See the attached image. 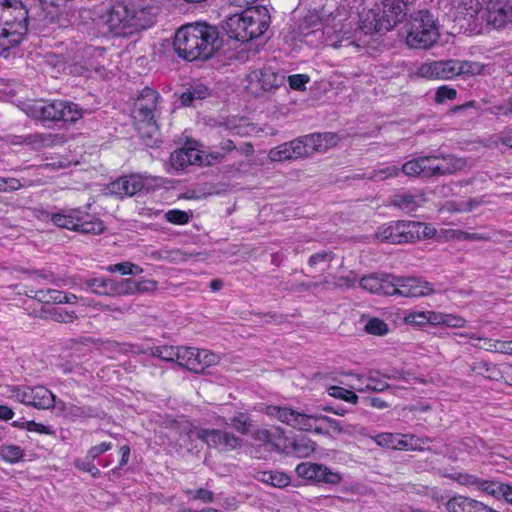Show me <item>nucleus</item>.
<instances>
[{"label": "nucleus", "mask_w": 512, "mask_h": 512, "mask_svg": "<svg viewBox=\"0 0 512 512\" xmlns=\"http://www.w3.org/2000/svg\"><path fill=\"white\" fill-rule=\"evenodd\" d=\"M426 198L422 193H412L403 191L394 194L390 199V204L406 213L416 211L419 207L423 206Z\"/></svg>", "instance_id": "nucleus-25"}, {"label": "nucleus", "mask_w": 512, "mask_h": 512, "mask_svg": "<svg viewBox=\"0 0 512 512\" xmlns=\"http://www.w3.org/2000/svg\"><path fill=\"white\" fill-rule=\"evenodd\" d=\"M75 466L84 472L90 473L93 477H98L100 475V470L93 464V460H90L86 457V459H76Z\"/></svg>", "instance_id": "nucleus-63"}, {"label": "nucleus", "mask_w": 512, "mask_h": 512, "mask_svg": "<svg viewBox=\"0 0 512 512\" xmlns=\"http://www.w3.org/2000/svg\"><path fill=\"white\" fill-rule=\"evenodd\" d=\"M328 393L330 396L334 398L342 399L352 404H356L359 399L354 392L339 386L329 387Z\"/></svg>", "instance_id": "nucleus-54"}, {"label": "nucleus", "mask_w": 512, "mask_h": 512, "mask_svg": "<svg viewBox=\"0 0 512 512\" xmlns=\"http://www.w3.org/2000/svg\"><path fill=\"white\" fill-rule=\"evenodd\" d=\"M81 288L101 296H111L112 279L105 277L86 278L81 281Z\"/></svg>", "instance_id": "nucleus-29"}, {"label": "nucleus", "mask_w": 512, "mask_h": 512, "mask_svg": "<svg viewBox=\"0 0 512 512\" xmlns=\"http://www.w3.org/2000/svg\"><path fill=\"white\" fill-rule=\"evenodd\" d=\"M288 143L291 149L292 160L310 156L307 149L305 136L294 139Z\"/></svg>", "instance_id": "nucleus-51"}, {"label": "nucleus", "mask_w": 512, "mask_h": 512, "mask_svg": "<svg viewBox=\"0 0 512 512\" xmlns=\"http://www.w3.org/2000/svg\"><path fill=\"white\" fill-rule=\"evenodd\" d=\"M454 480H456L461 485L467 486L477 491L481 478L473 474L458 473L454 476Z\"/></svg>", "instance_id": "nucleus-58"}, {"label": "nucleus", "mask_w": 512, "mask_h": 512, "mask_svg": "<svg viewBox=\"0 0 512 512\" xmlns=\"http://www.w3.org/2000/svg\"><path fill=\"white\" fill-rule=\"evenodd\" d=\"M38 218L50 220L55 226L68 230H77V224L81 221L80 209H60L55 212L40 211Z\"/></svg>", "instance_id": "nucleus-20"}, {"label": "nucleus", "mask_w": 512, "mask_h": 512, "mask_svg": "<svg viewBox=\"0 0 512 512\" xmlns=\"http://www.w3.org/2000/svg\"><path fill=\"white\" fill-rule=\"evenodd\" d=\"M487 25L494 29L512 27V0H488L486 7Z\"/></svg>", "instance_id": "nucleus-18"}, {"label": "nucleus", "mask_w": 512, "mask_h": 512, "mask_svg": "<svg viewBox=\"0 0 512 512\" xmlns=\"http://www.w3.org/2000/svg\"><path fill=\"white\" fill-rule=\"evenodd\" d=\"M104 23L116 36H126L148 26L145 9L125 2L114 5L104 16Z\"/></svg>", "instance_id": "nucleus-8"}, {"label": "nucleus", "mask_w": 512, "mask_h": 512, "mask_svg": "<svg viewBox=\"0 0 512 512\" xmlns=\"http://www.w3.org/2000/svg\"><path fill=\"white\" fill-rule=\"evenodd\" d=\"M231 425L233 428L242 435L251 433L252 421L251 418L242 412L235 414L231 418Z\"/></svg>", "instance_id": "nucleus-46"}, {"label": "nucleus", "mask_w": 512, "mask_h": 512, "mask_svg": "<svg viewBox=\"0 0 512 512\" xmlns=\"http://www.w3.org/2000/svg\"><path fill=\"white\" fill-rule=\"evenodd\" d=\"M289 87L296 91H304L310 77L307 74H293L287 78Z\"/></svg>", "instance_id": "nucleus-57"}, {"label": "nucleus", "mask_w": 512, "mask_h": 512, "mask_svg": "<svg viewBox=\"0 0 512 512\" xmlns=\"http://www.w3.org/2000/svg\"><path fill=\"white\" fill-rule=\"evenodd\" d=\"M392 289L395 290L391 296L421 297L433 292L431 284L415 277H398L392 275Z\"/></svg>", "instance_id": "nucleus-19"}, {"label": "nucleus", "mask_w": 512, "mask_h": 512, "mask_svg": "<svg viewBox=\"0 0 512 512\" xmlns=\"http://www.w3.org/2000/svg\"><path fill=\"white\" fill-rule=\"evenodd\" d=\"M210 94L211 91L208 86L202 83H194L181 94L180 100L183 105L190 106L196 100L206 99Z\"/></svg>", "instance_id": "nucleus-34"}, {"label": "nucleus", "mask_w": 512, "mask_h": 512, "mask_svg": "<svg viewBox=\"0 0 512 512\" xmlns=\"http://www.w3.org/2000/svg\"><path fill=\"white\" fill-rule=\"evenodd\" d=\"M334 258L335 254L332 251L322 250L309 257L308 265L315 268L320 264H326L329 267Z\"/></svg>", "instance_id": "nucleus-53"}, {"label": "nucleus", "mask_w": 512, "mask_h": 512, "mask_svg": "<svg viewBox=\"0 0 512 512\" xmlns=\"http://www.w3.org/2000/svg\"><path fill=\"white\" fill-rule=\"evenodd\" d=\"M23 428L30 432H37L39 434L54 435L55 431L51 426H47L35 421H26L22 425Z\"/></svg>", "instance_id": "nucleus-61"}, {"label": "nucleus", "mask_w": 512, "mask_h": 512, "mask_svg": "<svg viewBox=\"0 0 512 512\" xmlns=\"http://www.w3.org/2000/svg\"><path fill=\"white\" fill-rule=\"evenodd\" d=\"M350 376L358 381L365 380V385H357L352 386L353 389L359 391V392H367V391H374V392H382L389 388V385L384 380H381L370 373L369 375H360V374H350Z\"/></svg>", "instance_id": "nucleus-33"}, {"label": "nucleus", "mask_w": 512, "mask_h": 512, "mask_svg": "<svg viewBox=\"0 0 512 512\" xmlns=\"http://www.w3.org/2000/svg\"><path fill=\"white\" fill-rule=\"evenodd\" d=\"M160 99L161 96L156 90L150 87L142 89L135 99L132 109L136 129H142L143 122L155 120L159 117Z\"/></svg>", "instance_id": "nucleus-13"}, {"label": "nucleus", "mask_w": 512, "mask_h": 512, "mask_svg": "<svg viewBox=\"0 0 512 512\" xmlns=\"http://www.w3.org/2000/svg\"><path fill=\"white\" fill-rule=\"evenodd\" d=\"M451 238L459 241H490L492 236L483 233H469L463 230H451Z\"/></svg>", "instance_id": "nucleus-49"}, {"label": "nucleus", "mask_w": 512, "mask_h": 512, "mask_svg": "<svg viewBox=\"0 0 512 512\" xmlns=\"http://www.w3.org/2000/svg\"><path fill=\"white\" fill-rule=\"evenodd\" d=\"M412 224H414L417 227H414L415 233V241L421 239V238H433L436 235V229L430 225L423 222L418 221H411Z\"/></svg>", "instance_id": "nucleus-56"}, {"label": "nucleus", "mask_w": 512, "mask_h": 512, "mask_svg": "<svg viewBox=\"0 0 512 512\" xmlns=\"http://www.w3.org/2000/svg\"><path fill=\"white\" fill-rule=\"evenodd\" d=\"M194 353H195V357L193 358V361H192V370H191V372H194V373H201L206 368L217 364L219 361L218 355H216L215 353H213L209 350H205V349L200 350V349L195 348Z\"/></svg>", "instance_id": "nucleus-32"}, {"label": "nucleus", "mask_w": 512, "mask_h": 512, "mask_svg": "<svg viewBox=\"0 0 512 512\" xmlns=\"http://www.w3.org/2000/svg\"><path fill=\"white\" fill-rule=\"evenodd\" d=\"M195 348L194 347H179V358L177 364L181 367L186 368L187 370H192V361L195 357Z\"/></svg>", "instance_id": "nucleus-55"}, {"label": "nucleus", "mask_w": 512, "mask_h": 512, "mask_svg": "<svg viewBox=\"0 0 512 512\" xmlns=\"http://www.w3.org/2000/svg\"><path fill=\"white\" fill-rule=\"evenodd\" d=\"M356 282V277L354 275H347V276H333L332 280H328L325 278L322 281L323 286L326 289H338V288H349L353 287Z\"/></svg>", "instance_id": "nucleus-45"}, {"label": "nucleus", "mask_w": 512, "mask_h": 512, "mask_svg": "<svg viewBox=\"0 0 512 512\" xmlns=\"http://www.w3.org/2000/svg\"><path fill=\"white\" fill-rule=\"evenodd\" d=\"M174 49L179 57L187 60H208L222 46L215 26L197 22L181 27L175 34Z\"/></svg>", "instance_id": "nucleus-2"}, {"label": "nucleus", "mask_w": 512, "mask_h": 512, "mask_svg": "<svg viewBox=\"0 0 512 512\" xmlns=\"http://www.w3.org/2000/svg\"><path fill=\"white\" fill-rule=\"evenodd\" d=\"M477 491L499 500L503 498L505 491H508V484L481 478Z\"/></svg>", "instance_id": "nucleus-37"}, {"label": "nucleus", "mask_w": 512, "mask_h": 512, "mask_svg": "<svg viewBox=\"0 0 512 512\" xmlns=\"http://www.w3.org/2000/svg\"><path fill=\"white\" fill-rule=\"evenodd\" d=\"M414 227L411 221H392L379 227L375 235L381 242L391 244L415 242Z\"/></svg>", "instance_id": "nucleus-16"}, {"label": "nucleus", "mask_w": 512, "mask_h": 512, "mask_svg": "<svg viewBox=\"0 0 512 512\" xmlns=\"http://www.w3.org/2000/svg\"><path fill=\"white\" fill-rule=\"evenodd\" d=\"M105 230L103 222L98 218H90V216L81 211V221L77 224V230L84 234H101Z\"/></svg>", "instance_id": "nucleus-36"}, {"label": "nucleus", "mask_w": 512, "mask_h": 512, "mask_svg": "<svg viewBox=\"0 0 512 512\" xmlns=\"http://www.w3.org/2000/svg\"><path fill=\"white\" fill-rule=\"evenodd\" d=\"M50 318L56 322L69 323L76 318L74 311H68L62 307H53L48 311Z\"/></svg>", "instance_id": "nucleus-50"}, {"label": "nucleus", "mask_w": 512, "mask_h": 512, "mask_svg": "<svg viewBox=\"0 0 512 512\" xmlns=\"http://www.w3.org/2000/svg\"><path fill=\"white\" fill-rule=\"evenodd\" d=\"M404 319L406 323L417 326L428 324L427 311L409 312Z\"/></svg>", "instance_id": "nucleus-62"}, {"label": "nucleus", "mask_w": 512, "mask_h": 512, "mask_svg": "<svg viewBox=\"0 0 512 512\" xmlns=\"http://www.w3.org/2000/svg\"><path fill=\"white\" fill-rule=\"evenodd\" d=\"M268 156L272 161L281 162V161L292 160V154H291V149L289 147V143L286 142V143H283L275 148H272L269 151Z\"/></svg>", "instance_id": "nucleus-52"}, {"label": "nucleus", "mask_w": 512, "mask_h": 512, "mask_svg": "<svg viewBox=\"0 0 512 512\" xmlns=\"http://www.w3.org/2000/svg\"><path fill=\"white\" fill-rule=\"evenodd\" d=\"M139 135L143 139L145 145L149 147L158 146L159 143V133H158V125L157 119L143 122V128L137 129Z\"/></svg>", "instance_id": "nucleus-38"}, {"label": "nucleus", "mask_w": 512, "mask_h": 512, "mask_svg": "<svg viewBox=\"0 0 512 512\" xmlns=\"http://www.w3.org/2000/svg\"><path fill=\"white\" fill-rule=\"evenodd\" d=\"M9 391L16 401L37 409H50L55 403V395L44 386H12Z\"/></svg>", "instance_id": "nucleus-14"}, {"label": "nucleus", "mask_w": 512, "mask_h": 512, "mask_svg": "<svg viewBox=\"0 0 512 512\" xmlns=\"http://www.w3.org/2000/svg\"><path fill=\"white\" fill-rule=\"evenodd\" d=\"M165 218L168 222L178 225L186 224L189 220L188 214L181 210H169Z\"/></svg>", "instance_id": "nucleus-64"}, {"label": "nucleus", "mask_w": 512, "mask_h": 512, "mask_svg": "<svg viewBox=\"0 0 512 512\" xmlns=\"http://www.w3.org/2000/svg\"><path fill=\"white\" fill-rule=\"evenodd\" d=\"M266 9L248 8L227 18L223 26L229 38L247 42L261 36L269 26Z\"/></svg>", "instance_id": "nucleus-6"}, {"label": "nucleus", "mask_w": 512, "mask_h": 512, "mask_svg": "<svg viewBox=\"0 0 512 512\" xmlns=\"http://www.w3.org/2000/svg\"><path fill=\"white\" fill-rule=\"evenodd\" d=\"M365 331L375 336H384L389 332V327L384 320L374 317L366 322Z\"/></svg>", "instance_id": "nucleus-48"}, {"label": "nucleus", "mask_w": 512, "mask_h": 512, "mask_svg": "<svg viewBox=\"0 0 512 512\" xmlns=\"http://www.w3.org/2000/svg\"><path fill=\"white\" fill-rule=\"evenodd\" d=\"M24 456L23 449L15 444H3L0 446V457L9 463H17Z\"/></svg>", "instance_id": "nucleus-42"}, {"label": "nucleus", "mask_w": 512, "mask_h": 512, "mask_svg": "<svg viewBox=\"0 0 512 512\" xmlns=\"http://www.w3.org/2000/svg\"><path fill=\"white\" fill-rule=\"evenodd\" d=\"M318 422L319 421H325L330 428L333 430L344 433V434H351L355 431V426L353 425H347L346 427H342L338 420L328 417V416H317Z\"/></svg>", "instance_id": "nucleus-59"}, {"label": "nucleus", "mask_w": 512, "mask_h": 512, "mask_svg": "<svg viewBox=\"0 0 512 512\" xmlns=\"http://www.w3.org/2000/svg\"><path fill=\"white\" fill-rule=\"evenodd\" d=\"M265 413L268 416L274 417L294 429L315 432L318 434L323 433L322 428L317 425V416L300 413L297 410L291 409L289 407H281L276 405L267 406Z\"/></svg>", "instance_id": "nucleus-12"}, {"label": "nucleus", "mask_w": 512, "mask_h": 512, "mask_svg": "<svg viewBox=\"0 0 512 512\" xmlns=\"http://www.w3.org/2000/svg\"><path fill=\"white\" fill-rule=\"evenodd\" d=\"M151 355L167 362H176L179 358V347L176 346H156L151 348Z\"/></svg>", "instance_id": "nucleus-43"}, {"label": "nucleus", "mask_w": 512, "mask_h": 512, "mask_svg": "<svg viewBox=\"0 0 512 512\" xmlns=\"http://www.w3.org/2000/svg\"><path fill=\"white\" fill-rule=\"evenodd\" d=\"M335 138V135L331 133L306 135L305 140L309 155L326 151L330 144H334Z\"/></svg>", "instance_id": "nucleus-30"}, {"label": "nucleus", "mask_w": 512, "mask_h": 512, "mask_svg": "<svg viewBox=\"0 0 512 512\" xmlns=\"http://www.w3.org/2000/svg\"><path fill=\"white\" fill-rule=\"evenodd\" d=\"M468 368L469 373L482 376L489 380L497 381L502 377L501 371L496 365L485 361H475L469 364Z\"/></svg>", "instance_id": "nucleus-35"}, {"label": "nucleus", "mask_w": 512, "mask_h": 512, "mask_svg": "<svg viewBox=\"0 0 512 512\" xmlns=\"http://www.w3.org/2000/svg\"><path fill=\"white\" fill-rule=\"evenodd\" d=\"M170 163L175 170H183L190 165H202L203 154L200 150L186 145L171 154Z\"/></svg>", "instance_id": "nucleus-22"}, {"label": "nucleus", "mask_w": 512, "mask_h": 512, "mask_svg": "<svg viewBox=\"0 0 512 512\" xmlns=\"http://www.w3.org/2000/svg\"><path fill=\"white\" fill-rule=\"evenodd\" d=\"M135 287V283L133 279L130 278H122L119 280L112 279V292L111 296H125V295H133V289Z\"/></svg>", "instance_id": "nucleus-44"}, {"label": "nucleus", "mask_w": 512, "mask_h": 512, "mask_svg": "<svg viewBox=\"0 0 512 512\" xmlns=\"http://www.w3.org/2000/svg\"><path fill=\"white\" fill-rule=\"evenodd\" d=\"M303 25L317 27V30L322 31L326 43L334 48H358L350 36L352 26L346 13L334 8L333 4L326 3L320 9L309 12L304 18Z\"/></svg>", "instance_id": "nucleus-3"}, {"label": "nucleus", "mask_w": 512, "mask_h": 512, "mask_svg": "<svg viewBox=\"0 0 512 512\" xmlns=\"http://www.w3.org/2000/svg\"><path fill=\"white\" fill-rule=\"evenodd\" d=\"M284 75L275 72L271 67L254 70L247 76V89L254 95L260 96L273 91L284 83Z\"/></svg>", "instance_id": "nucleus-15"}, {"label": "nucleus", "mask_w": 512, "mask_h": 512, "mask_svg": "<svg viewBox=\"0 0 512 512\" xmlns=\"http://www.w3.org/2000/svg\"><path fill=\"white\" fill-rule=\"evenodd\" d=\"M29 296L46 304H74L77 302L76 295L64 293L56 289L31 290Z\"/></svg>", "instance_id": "nucleus-26"}, {"label": "nucleus", "mask_w": 512, "mask_h": 512, "mask_svg": "<svg viewBox=\"0 0 512 512\" xmlns=\"http://www.w3.org/2000/svg\"><path fill=\"white\" fill-rule=\"evenodd\" d=\"M55 135L52 134H27L8 136L7 142L11 145H26L34 149L49 147L54 144Z\"/></svg>", "instance_id": "nucleus-27"}, {"label": "nucleus", "mask_w": 512, "mask_h": 512, "mask_svg": "<svg viewBox=\"0 0 512 512\" xmlns=\"http://www.w3.org/2000/svg\"><path fill=\"white\" fill-rule=\"evenodd\" d=\"M97 417H100V411L89 405L78 406L72 404V407L69 408V419L72 421L87 420Z\"/></svg>", "instance_id": "nucleus-40"}, {"label": "nucleus", "mask_w": 512, "mask_h": 512, "mask_svg": "<svg viewBox=\"0 0 512 512\" xmlns=\"http://www.w3.org/2000/svg\"><path fill=\"white\" fill-rule=\"evenodd\" d=\"M440 32L437 21L427 10L411 14L407 24L406 43L415 49H428L439 39Z\"/></svg>", "instance_id": "nucleus-10"}, {"label": "nucleus", "mask_w": 512, "mask_h": 512, "mask_svg": "<svg viewBox=\"0 0 512 512\" xmlns=\"http://www.w3.org/2000/svg\"><path fill=\"white\" fill-rule=\"evenodd\" d=\"M28 31V11L21 0H0V46L18 45Z\"/></svg>", "instance_id": "nucleus-5"}, {"label": "nucleus", "mask_w": 512, "mask_h": 512, "mask_svg": "<svg viewBox=\"0 0 512 512\" xmlns=\"http://www.w3.org/2000/svg\"><path fill=\"white\" fill-rule=\"evenodd\" d=\"M296 472L300 477L310 480L325 481L327 483H337L341 480L339 474L333 473L326 467L315 463H301L297 465Z\"/></svg>", "instance_id": "nucleus-21"}, {"label": "nucleus", "mask_w": 512, "mask_h": 512, "mask_svg": "<svg viewBox=\"0 0 512 512\" xmlns=\"http://www.w3.org/2000/svg\"><path fill=\"white\" fill-rule=\"evenodd\" d=\"M144 187L142 178L138 175H129L118 178L109 186L111 193L119 196H133Z\"/></svg>", "instance_id": "nucleus-23"}, {"label": "nucleus", "mask_w": 512, "mask_h": 512, "mask_svg": "<svg viewBox=\"0 0 512 512\" xmlns=\"http://www.w3.org/2000/svg\"><path fill=\"white\" fill-rule=\"evenodd\" d=\"M315 448L316 443L307 437L295 439L291 444L292 452L299 458L309 457Z\"/></svg>", "instance_id": "nucleus-41"}, {"label": "nucleus", "mask_w": 512, "mask_h": 512, "mask_svg": "<svg viewBox=\"0 0 512 512\" xmlns=\"http://www.w3.org/2000/svg\"><path fill=\"white\" fill-rule=\"evenodd\" d=\"M24 111L31 118L50 122L75 123L83 116L78 104L65 100L34 101Z\"/></svg>", "instance_id": "nucleus-9"}, {"label": "nucleus", "mask_w": 512, "mask_h": 512, "mask_svg": "<svg viewBox=\"0 0 512 512\" xmlns=\"http://www.w3.org/2000/svg\"><path fill=\"white\" fill-rule=\"evenodd\" d=\"M465 161L453 155L420 156L405 162L402 168L389 165L375 169L365 177L371 180L383 181L389 177H396L402 171L408 177L431 178L452 175L461 171Z\"/></svg>", "instance_id": "nucleus-1"}, {"label": "nucleus", "mask_w": 512, "mask_h": 512, "mask_svg": "<svg viewBox=\"0 0 512 512\" xmlns=\"http://www.w3.org/2000/svg\"><path fill=\"white\" fill-rule=\"evenodd\" d=\"M52 7L56 9H63L56 16L51 13L50 23L56 24L59 28H66L70 24V10L72 8V0H52L48 2Z\"/></svg>", "instance_id": "nucleus-31"}, {"label": "nucleus", "mask_w": 512, "mask_h": 512, "mask_svg": "<svg viewBox=\"0 0 512 512\" xmlns=\"http://www.w3.org/2000/svg\"><path fill=\"white\" fill-rule=\"evenodd\" d=\"M392 275H376L364 276L360 279V286L371 293L392 295L395 290L391 286Z\"/></svg>", "instance_id": "nucleus-28"}, {"label": "nucleus", "mask_w": 512, "mask_h": 512, "mask_svg": "<svg viewBox=\"0 0 512 512\" xmlns=\"http://www.w3.org/2000/svg\"><path fill=\"white\" fill-rule=\"evenodd\" d=\"M106 270L110 273L119 272L122 275H133V274H141L143 269L129 261L109 265L106 267Z\"/></svg>", "instance_id": "nucleus-47"}, {"label": "nucleus", "mask_w": 512, "mask_h": 512, "mask_svg": "<svg viewBox=\"0 0 512 512\" xmlns=\"http://www.w3.org/2000/svg\"><path fill=\"white\" fill-rule=\"evenodd\" d=\"M484 65L470 60H433L421 64L418 76L429 80H450L457 76H474L483 72Z\"/></svg>", "instance_id": "nucleus-7"}, {"label": "nucleus", "mask_w": 512, "mask_h": 512, "mask_svg": "<svg viewBox=\"0 0 512 512\" xmlns=\"http://www.w3.org/2000/svg\"><path fill=\"white\" fill-rule=\"evenodd\" d=\"M457 96V91L448 86L443 85L440 86L435 93V101L439 104L445 102L446 100H454Z\"/></svg>", "instance_id": "nucleus-60"}, {"label": "nucleus", "mask_w": 512, "mask_h": 512, "mask_svg": "<svg viewBox=\"0 0 512 512\" xmlns=\"http://www.w3.org/2000/svg\"><path fill=\"white\" fill-rule=\"evenodd\" d=\"M408 11V0H377L363 14L360 27L365 33L388 32L405 19Z\"/></svg>", "instance_id": "nucleus-4"}, {"label": "nucleus", "mask_w": 512, "mask_h": 512, "mask_svg": "<svg viewBox=\"0 0 512 512\" xmlns=\"http://www.w3.org/2000/svg\"><path fill=\"white\" fill-rule=\"evenodd\" d=\"M448 512H498L484 503L465 496H454L446 503Z\"/></svg>", "instance_id": "nucleus-24"}, {"label": "nucleus", "mask_w": 512, "mask_h": 512, "mask_svg": "<svg viewBox=\"0 0 512 512\" xmlns=\"http://www.w3.org/2000/svg\"><path fill=\"white\" fill-rule=\"evenodd\" d=\"M257 479L265 484L283 488L290 484V478L283 472L264 471L258 474Z\"/></svg>", "instance_id": "nucleus-39"}, {"label": "nucleus", "mask_w": 512, "mask_h": 512, "mask_svg": "<svg viewBox=\"0 0 512 512\" xmlns=\"http://www.w3.org/2000/svg\"><path fill=\"white\" fill-rule=\"evenodd\" d=\"M380 447L397 450H422L429 439L416 437L412 434L383 432L372 437Z\"/></svg>", "instance_id": "nucleus-17"}, {"label": "nucleus", "mask_w": 512, "mask_h": 512, "mask_svg": "<svg viewBox=\"0 0 512 512\" xmlns=\"http://www.w3.org/2000/svg\"><path fill=\"white\" fill-rule=\"evenodd\" d=\"M185 435L191 439L196 437L205 442L210 448L220 451H232L242 446V439L231 432L220 429H195L188 425L184 429Z\"/></svg>", "instance_id": "nucleus-11"}]
</instances>
